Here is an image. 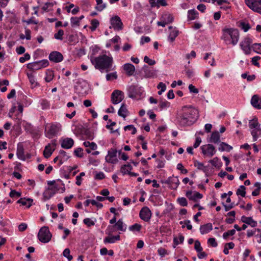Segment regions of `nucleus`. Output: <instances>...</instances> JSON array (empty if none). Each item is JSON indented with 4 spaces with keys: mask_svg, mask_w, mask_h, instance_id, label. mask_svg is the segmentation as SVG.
Here are the masks:
<instances>
[{
    "mask_svg": "<svg viewBox=\"0 0 261 261\" xmlns=\"http://www.w3.org/2000/svg\"><path fill=\"white\" fill-rule=\"evenodd\" d=\"M199 117L198 109L191 105L185 106L181 109L179 122L181 125L190 126L197 120Z\"/></svg>",
    "mask_w": 261,
    "mask_h": 261,
    "instance_id": "obj_1",
    "label": "nucleus"
},
{
    "mask_svg": "<svg viewBox=\"0 0 261 261\" xmlns=\"http://www.w3.org/2000/svg\"><path fill=\"white\" fill-rule=\"evenodd\" d=\"M91 61L95 68L100 71L105 70L109 72L113 70V59L112 57L106 55H100L91 59Z\"/></svg>",
    "mask_w": 261,
    "mask_h": 261,
    "instance_id": "obj_2",
    "label": "nucleus"
},
{
    "mask_svg": "<svg viewBox=\"0 0 261 261\" xmlns=\"http://www.w3.org/2000/svg\"><path fill=\"white\" fill-rule=\"evenodd\" d=\"M240 38V33L237 29L225 27L222 30L221 39L223 40L226 44L236 45Z\"/></svg>",
    "mask_w": 261,
    "mask_h": 261,
    "instance_id": "obj_3",
    "label": "nucleus"
},
{
    "mask_svg": "<svg viewBox=\"0 0 261 261\" xmlns=\"http://www.w3.org/2000/svg\"><path fill=\"white\" fill-rule=\"evenodd\" d=\"M249 127L253 141H256L258 138H261V125L256 118L249 121Z\"/></svg>",
    "mask_w": 261,
    "mask_h": 261,
    "instance_id": "obj_4",
    "label": "nucleus"
},
{
    "mask_svg": "<svg viewBox=\"0 0 261 261\" xmlns=\"http://www.w3.org/2000/svg\"><path fill=\"white\" fill-rule=\"evenodd\" d=\"M51 236L48 227L46 226L41 227L38 233L39 240L44 243H48L51 240Z\"/></svg>",
    "mask_w": 261,
    "mask_h": 261,
    "instance_id": "obj_5",
    "label": "nucleus"
},
{
    "mask_svg": "<svg viewBox=\"0 0 261 261\" xmlns=\"http://www.w3.org/2000/svg\"><path fill=\"white\" fill-rule=\"evenodd\" d=\"M252 40L248 37H246L240 43V46L243 51L246 55H249L251 53L252 48Z\"/></svg>",
    "mask_w": 261,
    "mask_h": 261,
    "instance_id": "obj_6",
    "label": "nucleus"
},
{
    "mask_svg": "<svg viewBox=\"0 0 261 261\" xmlns=\"http://www.w3.org/2000/svg\"><path fill=\"white\" fill-rule=\"evenodd\" d=\"M245 2L250 9L261 14V0H245Z\"/></svg>",
    "mask_w": 261,
    "mask_h": 261,
    "instance_id": "obj_7",
    "label": "nucleus"
},
{
    "mask_svg": "<svg viewBox=\"0 0 261 261\" xmlns=\"http://www.w3.org/2000/svg\"><path fill=\"white\" fill-rule=\"evenodd\" d=\"M117 151L114 148L108 150V154L105 157L106 161L109 163L115 164L118 162L117 157Z\"/></svg>",
    "mask_w": 261,
    "mask_h": 261,
    "instance_id": "obj_8",
    "label": "nucleus"
},
{
    "mask_svg": "<svg viewBox=\"0 0 261 261\" xmlns=\"http://www.w3.org/2000/svg\"><path fill=\"white\" fill-rule=\"evenodd\" d=\"M200 148L203 155L210 158L212 157L216 152L215 147L211 144L202 145Z\"/></svg>",
    "mask_w": 261,
    "mask_h": 261,
    "instance_id": "obj_9",
    "label": "nucleus"
},
{
    "mask_svg": "<svg viewBox=\"0 0 261 261\" xmlns=\"http://www.w3.org/2000/svg\"><path fill=\"white\" fill-rule=\"evenodd\" d=\"M143 92L141 87L132 85L129 87L128 96L129 97L139 98L141 96Z\"/></svg>",
    "mask_w": 261,
    "mask_h": 261,
    "instance_id": "obj_10",
    "label": "nucleus"
},
{
    "mask_svg": "<svg viewBox=\"0 0 261 261\" xmlns=\"http://www.w3.org/2000/svg\"><path fill=\"white\" fill-rule=\"evenodd\" d=\"M163 183L167 184L172 189L176 190L179 185V180L177 176H170L163 181Z\"/></svg>",
    "mask_w": 261,
    "mask_h": 261,
    "instance_id": "obj_11",
    "label": "nucleus"
},
{
    "mask_svg": "<svg viewBox=\"0 0 261 261\" xmlns=\"http://www.w3.org/2000/svg\"><path fill=\"white\" fill-rule=\"evenodd\" d=\"M124 98L123 93L120 90H114L111 95V101L114 105L120 103Z\"/></svg>",
    "mask_w": 261,
    "mask_h": 261,
    "instance_id": "obj_12",
    "label": "nucleus"
},
{
    "mask_svg": "<svg viewBox=\"0 0 261 261\" xmlns=\"http://www.w3.org/2000/svg\"><path fill=\"white\" fill-rule=\"evenodd\" d=\"M111 24L112 27L116 31H120L123 29V23L120 18L118 16H115L111 18Z\"/></svg>",
    "mask_w": 261,
    "mask_h": 261,
    "instance_id": "obj_13",
    "label": "nucleus"
},
{
    "mask_svg": "<svg viewBox=\"0 0 261 261\" xmlns=\"http://www.w3.org/2000/svg\"><path fill=\"white\" fill-rule=\"evenodd\" d=\"M56 140H53L51 143L46 145L43 151V155L45 158H48L56 148Z\"/></svg>",
    "mask_w": 261,
    "mask_h": 261,
    "instance_id": "obj_14",
    "label": "nucleus"
},
{
    "mask_svg": "<svg viewBox=\"0 0 261 261\" xmlns=\"http://www.w3.org/2000/svg\"><path fill=\"white\" fill-rule=\"evenodd\" d=\"M151 215V211L146 206L142 208L139 213L140 218L145 222H148L150 220Z\"/></svg>",
    "mask_w": 261,
    "mask_h": 261,
    "instance_id": "obj_15",
    "label": "nucleus"
},
{
    "mask_svg": "<svg viewBox=\"0 0 261 261\" xmlns=\"http://www.w3.org/2000/svg\"><path fill=\"white\" fill-rule=\"evenodd\" d=\"M48 58L51 62L55 63H59L63 61V56L61 53L59 51H54L50 53Z\"/></svg>",
    "mask_w": 261,
    "mask_h": 261,
    "instance_id": "obj_16",
    "label": "nucleus"
},
{
    "mask_svg": "<svg viewBox=\"0 0 261 261\" xmlns=\"http://www.w3.org/2000/svg\"><path fill=\"white\" fill-rule=\"evenodd\" d=\"M59 131L58 126L55 124H51L46 130V136L48 138H51L55 136Z\"/></svg>",
    "mask_w": 261,
    "mask_h": 261,
    "instance_id": "obj_17",
    "label": "nucleus"
},
{
    "mask_svg": "<svg viewBox=\"0 0 261 261\" xmlns=\"http://www.w3.org/2000/svg\"><path fill=\"white\" fill-rule=\"evenodd\" d=\"M74 144V141L70 138L63 139L61 141V147L65 149L71 148Z\"/></svg>",
    "mask_w": 261,
    "mask_h": 261,
    "instance_id": "obj_18",
    "label": "nucleus"
},
{
    "mask_svg": "<svg viewBox=\"0 0 261 261\" xmlns=\"http://www.w3.org/2000/svg\"><path fill=\"white\" fill-rule=\"evenodd\" d=\"M123 67L124 70L128 76H132L134 74L135 71V68L133 64L126 63L123 65Z\"/></svg>",
    "mask_w": 261,
    "mask_h": 261,
    "instance_id": "obj_19",
    "label": "nucleus"
},
{
    "mask_svg": "<svg viewBox=\"0 0 261 261\" xmlns=\"http://www.w3.org/2000/svg\"><path fill=\"white\" fill-rule=\"evenodd\" d=\"M251 103L254 108L261 109V98L258 95H254L252 97Z\"/></svg>",
    "mask_w": 261,
    "mask_h": 261,
    "instance_id": "obj_20",
    "label": "nucleus"
},
{
    "mask_svg": "<svg viewBox=\"0 0 261 261\" xmlns=\"http://www.w3.org/2000/svg\"><path fill=\"white\" fill-rule=\"evenodd\" d=\"M169 29L171 30V31L170 32L168 36V39L170 42H172L175 40L176 37L178 35L179 31L175 27L173 28L172 26H170L169 27Z\"/></svg>",
    "mask_w": 261,
    "mask_h": 261,
    "instance_id": "obj_21",
    "label": "nucleus"
},
{
    "mask_svg": "<svg viewBox=\"0 0 261 261\" xmlns=\"http://www.w3.org/2000/svg\"><path fill=\"white\" fill-rule=\"evenodd\" d=\"M241 221L243 223L248 224L253 227H254L257 225V222L254 220H253L252 217H247L245 216H243L241 217Z\"/></svg>",
    "mask_w": 261,
    "mask_h": 261,
    "instance_id": "obj_22",
    "label": "nucleus"
},
{
    "mask_svg": "<svg viewBox=\"0 0 261 261\" xmlns=\"http://www.w3.org/2000/svg\"><path fill=\"white\" fill-rule=\"evenodd\" d=\"M16 155L20 160H25L24 148L22 144L21 143H19L17 145Z\"/></svg>",
    "mask_w": 261,
    "mask_h": 261,
    "instance_id": "obj_23",
    "label": "nucleus"
},
{
    "mask_svg": "<svg viewBox=\"0 0 261 261\" xmlns=\"http://www.w3.org/2000/svg\"><path fill=\"white\" fill-rule=\"evenodd\" d=\"M213 229V225L211 223H206L200 227V231L202 234L208 233Z\"/></svg>",
    "mask_w": 261,
    "mask_h": 261,
    "instance_id": "obj_24",
    "label": "nucleus"
},
{
    "mask_svg": "<svg viewBox=\"0 0 261 261\" xmlns=\"http://www.w3.org/2000/svg\"><path fill=\"white\" fill-rule=\"evenodd\" d=\"M128 113L125 105L124 103L122 104L118 112V115L125 118L128 115Z\"/></svg>",
    "mask_w": 261,
    "mask_h": 261,
    "instance_id": "obj_25",
    "label": "nucleus"
},
{
    "mask_svg": "<svg viewBox=\"0 0 261 261\" xmlns=\"http://www.w3.org/2000/svg\"><path fill=\"white\" fill-rule=\"evenodd\" d=\"M120 239V237L119 235H117L116 236H112L109 235V236L106 237L103 240V242L106 243H114L116 241H119Z\"/></svg>",
    "mask_w": 261,
    "mask_h": 261,
    "instance_id": "obj_26",
    "label": "nucleus"
},
{
    "mask_svg": "<svg viewBox=\"0 0 261 261\" xmlns=\"http://www.w3.org/2000/svg\"><path fill=\"white\" fill-rule=\"evenodd\" d=\"M32 202L33 200L30 198H20L17 201L18 203H20L22 205L26 206L27 207H30L32 205Z\"/></svg>",
    "mask_w": 261,
    "mask_h": 261,
    "instance_id": "obj_27",
    "label": "nucleus"
},
{
    "mask_svg": "<svg viewBox=\"0 0 261 261\" xmlns=\"http://www.w3.org/2000/svg\"><path fill=\"white\" fill-rule=\"evenodd\" d=\"M210 142L214 143H218L220 142V135L218 132H215L212 134Z\"/></svg>",
    "mask_w": 261,
    "mask_h": 261,
    "instance_id": "obj_28",
    "label": "nucleus"
},
{
    "mask_svg": "<svg viewBox=\"0 0 261 261\" xmlns=\"http://www.w3.org/2000/svg\"><path fill=\"white\" fill-rule=\"evenodd\" d=\"M59 155L60 156V162L58 163V166H60L64 162L68 160L69 156L66 154V152L64 150H60Z\"/></svg>",
    "mask_w": 261,
    "mask_h": 261,
    "instance_id": "obj_29",
    "label": "nucleus"
},
{
    "mask_svg": "<svg viewBox=\"0 0 261 261\" xmlns=\"http://www.w3.org/2000/svg\"><path fill=\"white\" fill-rule=\"evenodd\" d=\"M198 16V13L194 9L190 10L188 12V19L193 20L197 18Z\"/></svg>",
    "mask_w": 261,
    "mask_h": 261,
    "instance_id": "obj_30",
    "label": "nucleus"
},
{
    "mask_svg": "<svg viewBox=\"0 0 261 261\" xmlns=\"http://www.w3.org/2000/svg\"><path fill=\"white\" fill-rule=\"evenodd\" d=\"M55 193V191L50 189H48V190L45 191L43 194L44 200H47L49 199L51 197H53Z\"/></svg>",
    "mask_w": 261,
    "mask_h": 261,
    "instance_id": "obj_31",
    "label": "nucleus"
},
{
    "mask_svg": "<svg viewBox=\"0 0 261 261\" xmlns=\"http://www.w3.org/2000/svg\"><path fill=\"white\" fill-rule=\"evenodd\" d=\"M218 149L221 151H230L232 149V147L229 145L226 144V143L221 142L219 144Z\"/></svg>",
    "mask_w": 261,
    "mask_h": 261,
    "instance_id": "obj_32",
    "label": "nucleus"
},
{
    "mask_svg": "<svg viewBox=\"0 0 261 261\" xmlns=\"http://www.w3.org/2000/svg\"><path fill=\"white\" fill-rule=\"evenodd\" d=\"M96 6L95 9L98 11H101L107 7V4L103 3L102 0H96Z\"/></svg>",
    "mask_w": 261,
    "mask_h": 261,
    "instance_id": "obj_33",
    "label": "nucleus"
},
{
    "mask_svg": "<svg viewBox=\"0 0 261 261\" xmlns=\"http://www.w3.org/2000/svg\"><path fill=\"white\" fill-rule=\"evenodd\" d=\"M132 170V167L130 164L124 165L121 168V172L123 174H129L130 171Z\"/></svg>",
    "mask_w": 261,
    "mask_h": 261,
    "instance_id": "obj_34",
    "label": "nucleus"
},
{
    "mask_svg": "<svg viewBox=\"0 0 261 261\" xmlns=\"http://www.w3.org/2000/svg\"><path fill=\"white\" fill-rule=\"evenodd\" d=\"M117 227L118 230L122 231H125L126 229V226L124 224L122 219H119L114 225Z\"/></svg>",
    "mask_w": 261,
    "mask_h": 261,
    "instance_id": "obj_35",
    "label": "nucleus"
},
{
    "mask_svg": "<svg viewBox=\"0 0 261 261\" xmlns=\"http://www.w3.org/2000/svg\"><path fill=\"white\" fill-rule=\"evenodd\" d=\"M54 76V71L53 70H48L46 72V76L44 80L46 82L49 83L53 80Z\"/></svg>",
    "mask_w": 261,
    "mask_h": 261,
    "instance_id": "obj_36",
    "label": "nucleus"
},
{
    "mask_svg": "<svg viewBox=\"0 0 261 261\" xmlns=\"http://www.w3.org/2000/svg\"><path fill=\"white\" fill-rule=\"evenodd\" d=\"M90 24L91 25L89 27L90 29L92 31H94L99 26V22L97 19H93L91 20Z\"/></svg>",
    "mask_w": 261,
    "mask_h": 261,
    "instance_id": "obj_37",
    "label": "nucleus"
},
{
    "mask_svg": "<svg viewBox=\"0 0 261 261\" xmlns=\"http://www.w3.org/2000/svg\"><path fill=\"white\" fill-rule=\"evenodd\" d=\"M28 68L34 70L41 69L42 67L41 66L39 62L38 61L29 64L28 65Z\"/></svg>",
    "mask_w": 261,
    "mask_h": 261,
    "instance_id": "obj_38",
    "label": "nucleus"
},
{
    "mask_svg": "<svg viewBox=\"0 0 261 261\" xmlns=\"http://www.w3.org/2000/svg\"><path fill=\"white\" fill-rule=\"evenodd\" d=\"M239 27L245 32H247L250 29V24L248 23H246L244 21L240 22Z\"/></svg>",
    "mask_w": 261,
    "mask_h": 261,
    "instance_id": "obj_39",
    "label": "nucleus"
},
{
    "mask_svg": "<svg viewBox=\"0 0 261 261\" xmlns=\"http://www.w3.org/2000/svg\"><path fill=\"white\" fill-rule=\"evenodd\" d=\"M162 18L168 24L172 22L174 20V17L171 14H165Z\"/></svg>",
    "mask_w": 261,
    "mask_h": 261,
    "instance_id": "obj_40",
    "label": "nucleus"
},
{
    "mask_svg": "<svg viewBox=\"0 0 261 261\" xmlns=\"http://www.w3.org/2000/svg\"><path fill=\"white\" fill-rule=\"evenodd\" d=\"M85 147H89L91 150H95L97 148L96 144L94 142L85 141L83 143Z\"/></svg>",
    "mask_w": 261,
    "mask_h": 261,
    "instance_id": "obj_41",
    "label": "nucleus"
},
{
    "mask_svg": "<svg viewBox=\"0 0 261 261\" xmlns=\"http://www.w3.org/2000/svg\"><path fill=\"white\" fill-rule=\"evenodd\" d=\"M142 226L140 224L135 223L129 227L128 229L131 231H140Z\"/></svg>",
    "mask_w": 261,
    "mask_h": 261,
    "instance_id": "obj_42",
    "label": "nucleus"
},
{
    "mask_svg": "<svg viewBox=\"0 0 261 261\" xmlns=\"http://www.w3.org/2000/svg\"><path fill=\"white\" fill-rule=\"evenodd\" d=\"M28 77L29 78V81L31 83V84L34 86L36 87L37 85V83L36 81V79L34 76V75L32 73H28L27 74Z\"/></svg>",
    "mask_w": 261,
    "mask_h": 261,
    "instance_id": "obj_43",
    "label": "nucleus"
},
{
    "mask_svg": "<svg viewBox=\"0 0 261 261\" xmlns=\"http://www.w3.org/2000/svg\"><path fill=\"white\" fill-rule=\"evenodd\" d=\"M71 25L72 27L75 26H79L80 22V19L77 18V17H72L70 19Z\"/></svg>",
    "mask_w": 261,
    "mask_h": 261,
    "instance_id": "obj_44",
    "label": "nucleus"
},
{
    "mask_svg": "<svg viewBox=\"0 0 261 261\" xmlns=\"http://www.w3.org/2000/svg\"><path fill=\"white\" fill-rule=\"evenodd\" d=\"M245 187L244 186H241L240 188L237 191V194L238 195H241L242 197H244L245 196Z\"/></svg>",
    "mask_w": 261,
    "mask_h": 261,
    "instance_id": "obj_45",
    "label": "nucleus"
},
{
    "mask_svg": "<svg viewBox=\"0 0 261 261\" xmlns=\"http://www.w3.org/2000/svg\"><path fill=\"white\" fill-rule=\"evenodd\" d=\"M252 48L256 53L261 54V43H254L252 44Z\"/></svg>",
    "mask_w": 261,
    "mask_h": 261,
    "instance_id": "obj_46",
    "label": "nucleus"
},
{
    "mask_svg": "<svg viewBox=\"0 0 261 261\" xmlns=\"http://www.w3.org/2000/svg\"><path fill=\"white\" fill-rule=\"evenodd\" d=\"M203 195L201 194L198 192L194 191L192 200L197 201L198 199H201Z\"/></svg>",
    "mask_w": 261,
    "mask_h": 261,
    "instance_id": "obj_47",
    "label": "nucleus"
},
{
    "mask_svg": "<svg viewBox=\"0 0 261 261\" xmlns=\"http://www.w3.org/2000/svg\"><path fill=\"white\" fill-rule=\"evenodd\" d=\"M178 203L182 206H187L188 205L187 200L185 197H179L177 199Z\"/></svg>",
    "mask_w": 261,
    "mask_h": 261,
    "instance_id": "obj_48",
    "label": "nucleus"
},
{
    "mask_svg": "<svg viewBox=\"0 0 261 261\" xmlns=\"http://www.w3.org/2000/svg\"><path fill=\"white\" fill-rule=\"evenodd\" d=\"M117 79V74L116 72L108 73L106 75V79L107 81H111L113 79Z\"/></svg>",
    "mask_w": 261,
    "mask_h": 261,
    "instance_id": "obj_49",
    "label": "nucleus"
},
{
    "mask_svg": "<svg viewBox=\"0 0 261 261\" xmlns=\"http://www.w3.org/2000/svg\"><path fill=\"white\" fill-rule=\"evenodd\" d=\"M70 250L68 248L65 249L63 251V255L66 257L69 261L72 259V256L70 254Z\"/></svg>",
    "mask_w": 261,
    "mask_h": 261,
    "instance_id": "obj_50",
    "label": "nucleus"
},
{
    "mask_svg": "<svg viewBox=\"0 0 261 261\" xmlns=\"http://www.w3.org/2000/svg\"><path fill=\"white\" fill-rule=\"evenodd\" d=\"M64 35V31L63 30H59L57 33L55 34L54 37L58 40H63V36Z\"/></svg>",
    "mask_w": 261,
    "mask_h": 261,
    "instance_id": "obj_51",
    "label": "nucleus"
},
{
    "mask_svg": "<svg viewBox=\"0 0 261 261\" xmlns=\"http://www.w3.org/2000/svg\"><path fill=\"white\" fill-rule=\"evenodd\" d=\"M236 233V230L234 229H231L230 230L227 231V232H225L223 234V237L224 239H227V238L229 236H232L234 235Z\"/></svg>",
    "mask_w": 261,
    "mask_h": 261,
    "instance_id": "obj_52",
    "label": "nucleus"
},
{
    "mask_svg": "<svg viewBox=\"0 0 261 261\" xmlns=\"http://www.w3.org/2000/svg\"><path fill=\"white\" fill-rule=\"evenodd\" d=\"M83 222L85 224H86L88 227H90L91 226H93L95 224V222L93 220H92L90 218H89L84 219Z\"/></svg>",
    "mask_w": 261,
    "mask_h": 261,
    "instance_id": "obj_53",
    "label": "nucleus"
},
{
    "mask_svg": "<svg viewBox=\"0 0 261 261\" xmlns=\"http://www.w3.org/2000/svg\"><path fill=\"white\" fill-rule=\"evenodd\" d=\"M21 193L20 192H17L14 190H11L10 193V196L11 198H18L21 196Z\"/></svg>",
    "mask_w": 261,
    "mask_h": 261,
    "instance_id": "obj_54",
    "label": "nucleus"
},
{
    "mask_svg": "<svg viewBox=\"0 0 261 261\" xmlns=\"http://www.w3.org/2000/svg\"><path fill=\"white\" fill-rule=\"evenodd\" d=\"M125 130H129L132 131V134L134 135L136 133V128L133 125H128L124 127Z\"/></svg>",
    "mask_w": 261,
    "mask_h": 261,
    "instance_id": "obj_55",
    "label": "nucleus"
},
{
    "mask_svg": "<svg viewBox=\"0 0 261 261\" xmlns=\"http://www.w3.org/2000/svg\"><path fill=\"white\" fill-rule=\"evenodd\" d=\"M170 103L166 100H161L160 101L159 107L161 109L169 107Z\"/></svg>",
    "mask_w": 261,
    "mask_h": 261,
    "instance_id": "obj_56",
    "label": "nucleus"
},
{
    "mask_svg": "<svg viewBox=\"0 0 261 261\" xmlns=\"http://www.w3.org/2000/svg\"><path fill=\"white\" fill-rule=\"evenodd\" d=\"M194 249L197 252H200L202 250V248L201 246L200 243L198 240L195 241Z\"/></svg>",
    "mask_w": 261,
    "mask_h": 261,
    "instance_id": "obj_57",
    "label": "nucleus"
},
{
    "mask_svg": "<svg viewBox=\"0 0 261 261\" xmlns=\"http://www.w3.org/2000/svg\"><path fill=\"white\" fill-rule=\"evenodd\" d=\"M156 6L155 7L159 8L160 6H166L167 3L166 0H157L155 2Z\"/></svg>",
    "mask_w": 261,
    "mask_h": 261,
    "instance_id": "obj_58",
    "label": "nucleus"
},
{
    "mask_svg": "<svg viewBox=\"0 0 261 261\" xmlns=\"http://www.w3.org/2000/svg\"><path fill=\"white\" fill-rule=\"evenodd\" d=\"M144 61L149 64V65H153L155 64V61L153 60L150 59L147 56H145L144 58Z\"/></svg>",
    "mask_w": 261,
    "mask_h": 261,
    "instance_id": "obj_59",
    "label": "nucleus"
},
{
    "mask_svg": "<svg viewBox=\"0 0 261 261\" xmlns=\"http://www.w3.org/2000/svg\"><path fill=\"white\" fill-rule=\"evenodd\" d=\"M209 162L214 166L217 167L219 164V160L218 158L215 157L213 159L210 160Z\"/></svg>",
    "mask_w": 261,
    "mask_h": 261,
    "instance_id": "obj_60",
    "label": "nucleus"
},
{
    "mask_svg": "<svg viewBox=\"0 0 261 261\" xmlns=\"http://www.w3.org/2000/svg\"><path fill=\"white\" fill-rule=\"evenodd\" d=\"M30 59V55L28 53L24 54L23 57H21L19 58V62L21 63L25 62L27 60H29Z\"/></svg>",
    "mask_w": 261,
    "mask_h": 261,
    "instance_id": "obj_61",
    "label": "nucleus"
},
{
    "mask_svg": "<svg viewBox=\"0 0 261 261\" xmlns=\"http://www.w3.org/2000/svg\"><path fill=\"white\" fill-rule=\"evenodd\" d=\"M158 252L159 254L162 257H164L165 255L168 254L167 251L165 249L162 247L158 249Z\"/></svg>",
    "mask_w": 261,
    "mask_h": 261,
    "instance_id": "obj_62",
    "label": "nucleus"
},
{
    "mask_svg": "<svg viewBox=\"0 0 261 261\" xmlns=\"http://www.w3.org/2000/svg\"><path fill=\"white\" fill-rule=\"evenodd\" d=\"M177 169L180 170L181 172L183 174H186L188 172V170L185 169L181 163H179L177 165Z\"/></svg>",
    "mask_w": 261,
    "mask_h": 261,
    "instance_id": "obj_63",
    "label": "nucleus"
},
{
    "mask_svg": "<svg viewBox=\"0 0 261 261\" xmlns=\"http://www.w3.org/2000/svg\"><path fill=\"white\" fill-rule=\"evenodd\" d=\"M105 174L102 172H99L98 173H96L95 175V179H102L105 178Z\"/></svg>",
    "mask_w": 261,
    "mask_h": 261,
    "instance_id": "obj_64",
    "label": "nucleus"
}]
</instances>
